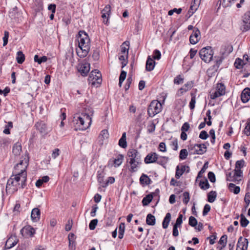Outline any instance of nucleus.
Returning a JSON list of instances; mask_svg holds the SVG:
<instances>
[{
	"instance_id": "nucleus-38",
	"label": "nucleus",
	"mask_w": 250,
	"mask_h": 250,
	"mask_svg": "<svg viewBox=\"0 0 250 250\" xmlns=\"http://www.w3.org/2000/svg\"><path fill=\"white\" fill-rule=\"evenodd\" d=\"M93 110L92 108L90 107H86L84 108V112L82 113V114L84 115V116H89V118H92L91 117L93 114Z\"/></svg>"
},
{
	"instance_id": "nucleus-33",
	"label": "nucleus",
	"mask_w": 250,
	"mask_h": 250,
	"mask_svg": "<svg viewBox=\"0 0 250 250\" xmlns=\"http://www.w3.org/2000/svg\"><path fill=\"white\" fill-rule=\"evenodd\" d=\"M16 60L19 64H22L25 60V56L21 51H19L17 53Z\"/></svg>"
},
{
	"instance_id": "nucleus-2",
	"label": "nucleus",
	"mask_w": 250,
	"mask_h": 250,
	"mask_svg": "<svg viewBox=\"0 0 250 250\" xmlns=\"http://www.w3.org/2000/svg\"><path fill=\"white\" fill-rule=\"evenodd\" d=\"M21 165H23V168L21 169L20 172L16 171L15 175H13V179L14 180L15 183V186H17L18 188H23L26 186V182L27 180V173L26 171V167H27V163L26 160H21L20 162L15 166L16 171L17 170H20L19 167Z\"/></svg>"
},
{
	"instance_id": "nucleus-61",
	"label": "nucleus",
	"mask_w": 250,
	"mask_h": 250,
	"mask_svg": "<svg viewBox=\"0 0 250 250\" xmlns=\"http://www.w3.org/2000/svg\"><path fill=\"white\" fill-rule=\"evenodd\" d=\"M159 149L160 151L162 152H166L167 151L166 149V145L164 142H161L160 143L159 145Z\"/></svg>"
},
{
	"instance_id": "nucleus-34",
	"label": "nucleus",
	"mask_w": 250,
	"mask_h": 250,
	"mask_svg": "<svg viewBox=\"0 0 250 250\" xmlns=\"http://www.w3.org/2000/svg\"><path fill=\"white\" fill-rule=\"evenodd\" d=\"M153 196L151 194L146 195L142 200V204L144 206H147L152 200Z\"/></svg>"
},
{
	"instance_id": "nucleus-21",
	"label": "nucleus",
	"mask_w": 250,
	"mask_h": 250,
	"mask_svg": "<svg viewBox=\"0 0 250 250\" xmlns=\"http://www.w3.org/2000/svg\"><path fill=\"white\" fill-rule=\"evenodd\" d=\"M124 156L123 154H118L117 157L113 160H110L108 162V165L112 162L115 167L120 166L123 163Z\"/></svg>"
},
{
	"instance_id": "nucleus-46",
	"label": "nucleus",
	"mask_w": 250,
	"mask_h": 250,
	"mask_svg": "<svg viewBox=\"0 0 250 250\" xmlns=\"http://www.w3.org/2000/svg\"><path fill=\"white\" fill-rule=\"evenodd\" d=\"M188 155V151L186 149H182L179 154V158L181 160H184L186 159Z\"/></svg>"
},
{
	"instance_id": "nucleus-19",
	"label": "nucleus",
	"mask_w": 250,
	"mask_h": 250,
	"mask_svg": "<svg viewBox=\"0 0 250 250\" xmlns=\"http://www.w3.org/2000/svg\"><path fill=\"white\" fill-rule=\"evenodd\" d=\"M241 99L243 103H247L250 99V88H245L241 95Z\"/></svg>"
},
{
	"instance_id": "nucleus-6",
	"label": "nucleus",
	"mask_w": 250,
	"mask_h": 250,
	"mask_svg": "<svg viewBox=\"0 0 250 250\" xmlns=\"http://www.w3.org/2000/svg\"><path fill=\"white\" fill-rule=\"evenodd\" d=\"M102 75L100 72L96 69L92 71L88 78V82L94 86L98 87L102 83Z\"/></svg>"
},
{
	"instance_id": "nucleus-3",
	"label": "nucleus",
	"mask_w": 250,
	"mask_h": 250,
	"mask_svg": "<svg viewBox=\"0 0 250 250\" xmlns=\"http://www.w3.org/2000/svg\"><path fill=\"white\" fill-rule=\"evenodd\" d=\"M127 156L130 158V171L135 172L137 170L138 165L141 163V155L137 149L131 148L128 150Z\"/></svg>"
},
{
	"instance_id": "nucleus-35",
	"label": "nucleus",
	"mask_w": 250,
	"mask_h": 250,
	"mask_svg": "<svg viewBox=\"0 0 250 250\" xmlns=\"http://www.w3.org/2000/svg\"><path fill=\"white\" fill-rule=\"evenodd\" d=\"M229 188L230 191L233 192L234 194H237L240 191V188L238 186H236L235 184L230 183L229 185Z\"/></svg>"
},
{
	"instance_id": "nucleus-14",
	"label": "nucleus",
	"mask_w": 250,
	"mask_h": 250,
	"mask_svg": "<svg viewBox=\"0 0 250 250\" xmlns=\"http://www.w3.org/2000/svg\"><path fill=\"white\" fill-rule=\"evenodd\" d=\"M158 159V155L155 152L148 153L145 158L144 162L146 164L156 163Z\"/></svg>"
},
{
	"instance_id": "nucleus-28",
	"label": "nucleus",
	"mask_w": 250,
	"mask_h": 250,
	"mask_svg": "<svg viewBox=\"0 0 250 250\" xmlns=\"http://www.w3.org/2000/svg\"><path fill=\"white\" fill-rule=\"evenodd\" d=\"M17 243V241L16 240H14L13 237L9 238L6 241L5 247L6 249H9L14 246H15Z\"/></svg>"
},
{
	"instance_id": "nucleus-27",
	"label": "nucleus",
	"mask_w": 250,
	"mask_h": 250,
	"mask_svg": "<svg viewBox=\"0 0 250 250\" xmlns=\"http://www.w3.org/2000/svg\"><path fill=\"white\" fill-rule=\"evenodd\" d=\"M203 144H195L191 149L193 151V154H202L203 153L202 146Z\"/></svg>"
},
{
	"instance_id": "nucleus-62",
	"label": "nucleus",
	"mask_w": 250,
	"mask_h": 250,
	"mask_svg": "<svg viewBox=\"0 0 250 250\" xmlns=\"http://www.w3.org/2000/svg\"><path fill=\"white\" fill-rule=\"evenodd\" d=\"M72 225V221L68 220L67 223L65 225V229L66 231H68L71 230Z\"/></svg>"
},
{
	"instance_id": "nucleus-15",
	"label": "nucleus",
	"mask_w": 250,
	"mask_h": 250,
	"mask_svg": "<svg viewBox=\"0 0 250 250\" xmlns=\"http://www.w3.org/2000/svg\"><path fill=\"white\" fill-rule=\"evenodd\" d=\"M249 241L246 238L243 239L242 236L240 237L237 244V249L239 250H247L248 248Z\"/></svg>"
},
{
	"instance_id": "nucleus-59",
	"label": "nucleus",
	"mask_w": 250,
	"mask_h": 250,
	"mask_svg": "<svg viewBox=\"0 0 250 250\" xmlns=\"http://www.w3.org/2000/svg\"><path fill=\"white\" fill-rule=\"evenodd\" d=\"M132 81V78L131 76L128 77L126 80V83L125 86V90L126 91L128 90L130 86V84Z\"/></svg>"
},
{
	"instance_id": "nucleus-11",
	"label": "nucleus",
	"mask_w": 250,
	"mask_h": 250,
	"mask_svg": "<svg viewBox=\"0 0 250 250\" xmlns=\"http://www.w3.org/2000/svg\"><path fill=\"white\" fill-rule=\"evenodd\" d=\"M213 51L211 46L204 47V62H209L213 58Z\"/></svg>"
},
{
	"instance_id": "nucleus-43",
	"label": "nucleus",
	"mask_w": 250,
	"mask_h": 250,
	"mask_svg": "<svg viewBox=\"0 0 250 250\" xmlns=\"http://www.w3.org/2000/svg\"><path fill=\"white\" fill-rule=\"evenodd\" d=\"M245 64L244 62V60H241L239 58H237L234 64L235 65V67L238 68L240 69L243 67V65Z\"/></svg>"
},
{
	"instance_id": "nucleus-60",
	"label": "nucleus",
	"mask_w": 250,
	"mask_h": 250,
	"mask_svg": "<svg viewBox=\"0 0 250 250\" xmlns=\"http://www.w3.org/2000/svg\"><path fill=\"white\" fill-rule=\"evenodd\" d=\"M68 240H69V245L71 246V242L72 243H75V235L74 233H70L69 234L68 236Z\"/></svg>"
},
{
	"instance_id": "nucleus-50",
	"label": "nucleus",
	"mask_w": 250,
	"mask_h": 250,
	"mask_svg": "<svg viewBox=\"0 0 250 250\" xmlns=\"http://www.w3.org/2000/svg\"><path fill=\"white\" fill-rule=\"evenodd\" d=\"M9 33L7 31H5L4 32V37H3V46H4L6 45L8 42V38H9Z\"/></svg>"
},
{
	"instance_id": "nucleus-9",
	"label": "nucleus",
	"mask_w": 250,
	"mask_h": 250,
	"mask_svg": "<svg viewBox=\"0 0 250 250\" xmlns=\"http://www.w3.org/2000/svg\"><path fill=\"white\" fill-rule=\"evenodd\" d=\"M41 134L43 135L47 134L48 131L46 125L43 121L37 122L34 126Z\"/></svg>"
},
{
	"instance_id": "nucleus-13",
	"label": "nucleus",
	"mask_w": 250,
	"mask_h": 250,
	"mask_svg": "<svg viewBox=\"0 0 250 250\" xmlns=\"http://www.w3.org/2000/svg\"><path fill=\"white\" fill-rule=\"evenodd\" d=\"M189 170V167L188 166L182 165L180 168L179 166H177L176 168L175 178L176 179L180 178L185 171L188 173Z\"/></svg>"
},
{
	"instance_id": "nucleus-42",
	"label": "nucleus",
	"mask_w": 250,
	"mask_h": 250,
	"mask_svg": "<svg viewBox=\"0 0 250 250\" xmlns=\"http://www.w3.org/2000/svg\"><path fill=\"white\" fill-rule=\"evenodd\" d=\"M240 224L242 227H246L249 223V220L242 214L241 215Z\"/></svg>"
},
{
	"instance_id": "nucleus-37",
	"label": "nucleus",
	"mask_w": 250,
	"mask_h": 250,
	"mask_svg": "<svg viewBox=\"0 0 250 250\" xmlns=\"http://www.w3.org/2000/svg\"><path fill=\"white\" fill-rule=\"evenodd\" d=\"M242 174V171L240 169H236L234 170V173L233 176H232L233 179H229V178H227L228 181H231L233 182H235L236 181H238V180L236 179V177H241V174Z\"/></svg>"
},
{
	"instance_id": "nucleus-8",
	"label": "nucleus",
	"mask_w": 250,
	"mask_h": 250,
	"mask_svg": "<svg viewBox=\"0 0 250 250\" xmlns=\"http://www.w3.org/2000/svg\"><path fill=\"white\" fill-rule=\"evenodd\" d=\"M35 233V229L31 226H26L21 230V234L25 237H33Z\"/></svg>"
},
{
	"instance_id": "nucleus-31",
	"label": "nucleus",
	"mask_w": 250,
	"mask_h": 250,
	"mask_svg": "<svg viewBox=\"0 0 250 250\" xmlns=\"http://www.w3.org/2000/svg\"><path fill=\"white\" fill-rule=\"evenodd\" d=\"M140 183L145 184L146 185H148L152 182L151 179L148 177L147 175L143 174L140 178Z\"/></svg>"
},
{
	"instance_id": "nucleus-44",
	"label": "nucleus",
	"mask_w": 250,
	"mask_h": 250,
	"mask_svg": "<svg viewBox=\"0 0 250 250\" xmlns=\"http://www.w3.org/2000/svg\"><path fill=\"white\" fill-rule=\"evenodd\" d=\"M211 235L207 238V240H209V244L213 245L215 243V240L216 239V233L215 232H211Z\"/></svg>"
},
{
	"instance_id": "nucleus-16",
	"label": "nucleus",
	"mask_w": 250,
	"mask_h": 250,
	"mask_svg": "<svg viewBox=\"0 0 250 250\" xmlns=\"http://www.w3.org/2000/svg\"><path fill=\"white\" fill-rule=\"evenodd\" d=\"M200 32L198 29L196 28V29L194 30L192 34L189 37L190 43L192 44H195L198 42L200 39Z\"/></svg>"
},
{
	"instance_id": "nucleus-4",
	"label": "nucleus",
	"mask_w": 250,
	"mask_h": 250,
	"mask_svg": "<svg viewBox=\"0 0 250 250\" xmlns=\"http://www.w3.org/2000/svg\"><path fill=\"white\" fill-rule=\"evenodd\" d=\"M75 117L74 118H76ZM77 119H76V124L77 126L75 128V130H84L88 128L91 125L92 122V118H89V116H84V115L81 114V115L77 117Z\"/></svg>"
},
{
	"instance_id": "nucleus-18",
	"label": "nucleus",
	"mask_w": 250,
	"mask_h": 250,
	"mask_svg": "<svg viewBox=\"0 0 250 250\" xmlns=\"http://www.w3.org/2000/svg\"><path fill=\"white\" fill-rule=\"evenodd\" d=\"M13 176H12L7 181L6 187V190L7 192L10 189L12 190V192L16 191L18 190L17 186H15V183H14V180L13 179Z\"/></svg>"
},
{
	"instance_id": "nucleus-57",
	"label": "nucleus",
	"mask_w": 250,
	"mask_h": 250,
	"mask_svg": "<svg viewBox=\"0 0 250 250\" xmlns=\"http://www.w3.org/2000/svg\"><path fill=\"white\" fill-rule=\"evenodd\" d=\"M114 182H115V179L114 177H109L108 178V180L106 182H105V183L104 184L102 185V186L103 188L106 187L108 185V184H111L114 183Z\"/></svg>"
},
{
	"instance_id": "nucleus-41",
	"label": "nucleus",
	"mask_w": 250,
	"mask_h": 250,
	"mask_svg": "<svg viewBox=\"0 0 250 250\" xmlns=\"http://www.w3.org/2000/svg\"><path fill=\"white\" fill-rule=\"evenodd\" d=\"M238 0H223L222 4L224 7H229L236 3Z\"/></svg>"
},
{
	"instance_id": "nucleus-23",
	"label": "nucleus",
	"mask_w": 250,
	"mask_h": 250,
	"mask_svg": "<svg viewBox=\"0 0 250 250\" xmlns=\"http://www.w3.org/2000/svg\"><path fill=\"white\" fill-rule=\"evenodd\" d=\"M155 62L151 58L150 56H148L146 62V69L148 71H151L153 70L155 66Z\"/></svg>"
},
{
	"instance_id": "nucleus-40",
	"label": "nucleus",
	"mask_w": 250,
	"mask_h": 250,
	"mask_svg": "<svg viewBox=\"0 0 250 250\" xmlns=\"http://www.w3.org/2000/svg\"><path fill=\"white\" fill-rule=\"evenodd\" d=\"M104 174L103 171H98L97 179L98 182L100 183L101 185L105 183V181H104Z\"/></svg>"
},
{
	"instance_id": "nucleus-45",
	"label": "nucleus",
	"mask_w": 250,
	"mask_h": 250,
	"mask_svg": "<svg viewBox=\"0 0 250 250\" xmlns=\"http://www.w3.org/2000/svg\"><path fill=\"white\" fill-rule=\"evenodd\" d=\"M227 242V236L226 235L222 236L219 241V244L222 246V248L226 247Z\"/></svg>"
},
{
	"instance_id": "nucleus-63",
	"label": "nucleus",
	"mask_w": 250,
	"mask_h": 250,
	"mask_svg": "<svg viewBox=\"0 0 250 250\" xmlns=\"http://www.w3.org/2000/svg\"><path fill=\"white\" fill-rule=\"evenodd\" d=\"M126 77V72L122 70L119 76V81L124 82Z\"/></svg>"
},
{
	"instance_id": "nucleus-7",
	"label": "nucleus",
	"mask_w": 250,
	"mask_h": 250,
	"mask_svg": "<svg viewBox=\"0 0 250 250\" xmlns=\"http://www.w3.org/2000/svg\"><path fill=\"white\" fill-rule=\"evenodd\" d=\"M226 87L224 84L218 83L216 84L215 88L210 90V96L211 99H215L217 97L225 95Z\"/></svg>"
},
{
	"instance_id": "nucleus-12",
	"label": "nucleus",
	"mask_w": 250,
	"mask_h": 250,
	"mask_svg": "<svg viewBox=\"0 0 250 250\" xmlns=\"http://www.w3.org/2000/svg\"><path fill=\"white\" fill-rule=\"evenodd\" d=\"M244 23L243 31H247L250 30V11L246 12L243 17Z\"/></svg>"
},
{
	"instance_id": "nucleus-32",
	"label": "nucleus",
	"mask_w": 250,
	"mask_h": 250,
	"mask_svg": "<svg viewBox=\"0 0 250 250\" xmlns=\"http://www.w3.org/2000/svg\"><path fill=\"white\" fill-rule=\"evenodd\" d=\"M155 217L154 215L149 213L148 214L146 218V223L150 226H153L155 224Z\"/></svg>"
},
{
	"instance_id": "nucleus-64",
	"label": "nucleus",
	"mask_w": 250,
	"mask_h": 250,
	"mask_svg": "<svg viewBox=\"0 0 250 250\" xmlns=\"http://www.w3.org/2000/svg\"><path fill=\"white\" fill-rule=\"evenodd\" d=\"M189 127H190L189 124L188 123L186 122L181 127V131L186 132V131H188Z\"/></svg>"
},
{
	"instance_id": "nucleus-20",
	"label": "nucleus",
	"mask_w": 250,
	"mask_h": 250,
	"mask_svg": "<svg viewBox=\"0 0 250 250\" xmlns=\"http://www.w3.org/2000/svg\"><path fill=\"white\" fill-rule=\"evenodd\" d=\"M41 211L39 208H36L32 209L31 217L34 222H38L40 219Z\"/></svg>"
},
{
	"instance_id": "nucleus-10",
	"label": "nucleus",
	"mask_w": 250,
	"mask_h": 250,
	"mask_svg": "<svg viewBox=\"0 0 250 250\" xmlns=\"http://www.w3.org/2000/svg\"><path fill=\"white\" fill-rule=\"evenodd\" d=\"M78 70L83 76H87L90 70V64L87 62L79 64Z\"/></svg>"
},
{
	"instance_id": "nucleus-53",
	"label": "nucleus",
	"mask_w": 250,
	"mask_h": 250,
	"mask_svg": "<svg viewBox=\"0 0 250 250\" xmlns=\"http://www.w3.org/2000/svg\"><path fill=\"white\" fill-rule=\"evenodd\" d=\"M208 179L212 183H215L216 181V177L213 172L210 171L208 174Z\"/></svg>"
},
{
	"instance_id": "nucleus-47",
	"label": "nucleus",
	"mask_w": 250,
	"mask_h": 250,
	"mask_svg": "<svg viewBox=\"0 0 250 250\" xmlns=\"http://www.w3.org/2000/svg\"><path fill=\"white\" fill-rule=\"evenodd\" d=\"M188 224L193 227H196L197 225V221L193 216H190L189 218Z\"/></svg>"
},
{
	"instance_id": "nucleus-22",
	"label": "nucleus",
	"mask_w": 250,
	"mask_h": 250,
	"mask_svg": "<svg viewBox=\"0 0 250 250\" xmlns=\"http://www.w3.org/2000/svg\"><path fill=\"white\" fill-rule=\"evenodd\" d=\"M129 47V42L126 41L124 42L121 45V51L122 54H124L126 56V58H128V50Z\"/></svg>"
},
{
	"instance_id": "nucleus-39",
	"label": "nucleus",
	"mask_w": 250,
	"mask_h": 250,
	"mask_svg": "<svg viewBox=\"0 0 250 250\" xmlns=\"http://www.w3.org/2000/svg\"><path fill=\"white\" fill-rule=\"evenodd\" d=\"M156 128V124L153 121L149 122V125L147 126V131L148 133H153L155 131Z\"/></svg>"
},
{
	"instance_id": "nucleus-17",
	"label": "nucleus",
	"mask_w": 250,
	"mask_h": 250,
	"mask_svg": "<svg viewBox=\"0 0 250 250\" xmlns=\"http://www.w3.org/2000/svg\"><path fill=\"white\" fill-rule=\"evenodd\" d=\"M201 0H192L191 1L190 8L188 11L189 17L191 16L194 12L197 9L198 7L200 4Z\"/></svg>"
},
{
	"instance_id": "nucleus-52",
	"label": "nucleus",
	"mask_w": 250,
	"mask_h": 250,
	"mask_svg": "<svg viewBox=\"0 0 250 250\" xmlns=\"http://www.w3.org/2000/svg\"><path fill=\"white\" fill-rule=\"evenodd\" d=\"M182 218H183V215L181 214H180L178 217V218L176 219V222L174 224V226H176L177 227H180L182 223Z\"/></svg>"
},
{
	"instance_id": "nucleus-58",
	"label": "nucleus",
	"mask_w": 250,
	"mask_h": 250,
	"mask_svg": "<svg viewBox=\"0 0 250 250\" xmlns=\"http://www.w3.org/2000/svg\"><path fill=\"white\" fill-rule=\"evenodd\" d=\"M244 201L246 203V208H247L250 204V192H247L246 193Z\"/></svg>"
},
{
	"instance_id": "nucleus-30",
	"label": "nucleus",
	"mask_w": 250,
	"mask_h": 250,
	"mask_svg": "<svg viewBox=\"0 0 250 250\" xmlns=\"http://www.w3.org/2000/svg\"><path fill=\"white\" fill-rule=\"evenodd\" d=\"M170 220L171 214L168 212L166 214L162 223V226L164 229H166L168 227Z\"/></svg>"
},
{
	"instance_id": "nucleus-55",
	"label": "nucleus",
	"mask_w": 250,
	"mask_h": 250,
	"mask_svg": "<svg viewBox=\"0 0 250 250\" xmlns=\"http://www.w3.org/2000/svg\"><path fill=\"white\" fill-rule=\"evenodd\" d=\"M183 202L184 204H187L188 202H189L190 197H189V194L188 192H185L183 193Z\"/></svg>"
},
{
	"instance_id": "nucleus-25",
	"label": "nucleus",
	"mask_w": 250,
	"mask_h": 250,
	"mask_svg": "<svg viewBox=\"0 0 250 250\" xmlns=\"http://www.w3.org/2000/svg\"><path fill=\"white\" fill-rule=\"evenodd\" d=\"M126 132L122 134L121 138L120 139L118 143L119 146L123 148H125L127 147V142L126 141Z\"/></svg>"
},
{
	"instance_id": "nucleus-36",
	"label": "nucleus",
	"mask_w": 250,
	"mask_h": 250,
	"mask_svg": "<svg viewBox=\"0 0 250 250\" xmlns=\"http://www.w3.org/2000/svg\"><path fill=\"white\" fill-rule=\"evenodd\" d=\"M34 60L35 62H37L38 64H40L42 62H46L47 61V57L45 56H43L39 58L38 55H36L34 56Z\"/></svg>"
},
{
	"instance_id": "nucleus-48",
	"label": "nucleus",
	"mask_w": 250,
	"mask_h": 250,
	"mask_svg": "<svg viewBox=\"0 0 250 250\" xmlns=\"http://www.w3.org/2000/svg\"><path fill=\"white\" fill-rule=\"evenodd\" d=\"M173 82L174 83L176 84H181L184 82V78L181 75H179L174 78Z\"/></svg>"
},
{
	"instance_id": "nucleus-1",
	"label": "nucleus",
	"mask_w": 250,
	"mask_h": 250,
	"mask_svg": "<svg viewBox=\"0 0 250 250\" xmlns=\"http://www.w3.org/2000/svg\"><path fill=\"white\" fill-rule=\"evenodd\" d=\"M77 40L79 49H77V53L80 58H84L89 51L90 40L84 31L81 30L78 32Z\"/></svg>"
},
{
	"instance_id": "nucleus-26",
	"label": "nucleus",
	"mask_w": 250,
	"mask_h": 250,
	"mask_svg": "<svg viewBox=\"0 0 250 250\" xmlns=\"http://www.w3.org/2000/svg\"><path fill=\"white\" fill-rule=\"evenodd\" d=\"M21 151V145L17 143L14 145L13 146L12 152L15 156H19Z\"/></svg>"
},
{
	"instance_id": "nucleus-29",
	"label": "nucleus",
	"mask_w": 250,
	"mask_h": 250,
	"mask_svg": "<svg viewBox=\"0 0 250 250\" xmlns=\"http://www.w3.org/2000/svg\"><path fill=\"white\" fill-rule=\"evenodd\" d=\"M217 197V193L215 191H211L207 194V201L209 203H213L215 201Z\"/></svg>"
},
{
	"instance_id": "nucleus-51",
	"label": "nucleus",
	"mask_w": 250,
	"mask_h": 250,
	"mask_svg": "<svg viewBox=\"0 0 250 250\" xmlns=\"http://www.w3.org/2000/svg\"><path fill=\"white\" fill-rule=\"evenodd\" d=\"M111 12V7L110 5L107 4L105 5L104 9L101 11V13H103L107 15V17H109Z\"/></svg>"
},
{
	"instance_id": "nucleus-54",
	"label": "nucleus",
	"mask_w": 250,
	"mask_h": 250,
	"mask_svg": "<svg viewBox=\"0 0 250 250\" xmlns=\"http://www.w3.org/2000/svg\"><path fill=\"white\" fill-rule=\"evenodd\" d=\"M161 57V54L159 50L155 49L153 52V58L154 60H159Z\"/></svg>"
},
{
	"instance_id": "nucleus-49",
	"label": "nucleus",
	"mask_w": 250,
	"mask_h": 250,
	"mask_svg": "<svg viewBox=\"0 0 250 250\" xmlns=\"http://www.w3.org/2000/svg\"><path fill=\"white\" fill-rule=\"evenodd\" d=\"M98 220L97 219L91 220L89 224V228L90 230H94L97 225Z\"/></svg>"
},
{
	"instance_id": "nucleus-24",
	"label": "nucleus",
	"mask_w": 250,
	"mask_h": 250,
	"mask_svg": "<svg viewBox=\"0 0 250 250\" xmlns=\"http://www.w3.org/2000/svg\"><path fill=\"white\" fill-rule=\"evenodd\" d=\"M193 86V82L192 81L188 82L182 87L180 88L179 92H180L181 95H182L184 92L190 89Z\"/></svg>"
},
{
	"instance_id": "nucleus-56",
	"label": "nucleus",
	"mask_w": 250,
	"mask_h": 250,
	"mask_svg": "<svg viewBox=\"0 0 250 250\" xmlns=\"http://www.w3.org/2000/svg\"><path fill=\"white\" fill-rule=\"evenodd\" d=\"M245 164V161L243 160H241L239 161H236L235 163V168L236 169H241L242 168Z\"/></svg>"
},
{
	"instance_id": "nucleus-5",
	"label": "nucleus",
	"mask_w": 250,
	"mask_h": 250,
	"mask_svg": "<svg viewBox=\"0 0 250 250\" xmlns=\"http://www.w3.org/2000/svg\"><path fill=\"white\" fill-rule=\"evenodd\" d=\"M162 109L161 104L157 100L152 101L147 108V114L150 117H153L159 113Z\"/></svg>"
}]
</instances>
